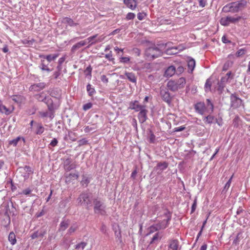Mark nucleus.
Wrapping results in <instances>:
<instances>
[{
  "label": "nucleus",
  "mask_w": 250,
  "mask_h": 250,
  "mask_svg": "<svg viewBox=\"0 0 250 250\" xmlns=\"http://www.w3.org/2000/svg\"><path fill=\"white\" fill-rule=\"evenodd\" d=\"M186 83V79L181 77L177 80L169 81L167 83V86L170 90L175 92L179 89L184 88Z\"/></svg>",
  "instance_id": "1"
},
{
  "label": "nucleus",
  "mask_w": 250,
  "mask_h": 250,
  "mask_svg": "<svg viewBox=\"0 0 250 250\" xmlns=\"http://www.w3.org/2000/svg\"><path fill=\"white\" fill-rule=\"evenodd\" d=\"M162 55V51L157 47H149L146 49L145 55L147 59L153 60L156 58L161 56Z\"/></svg>",
  "instance_id": "2"
},
{
  "label": "nucleus",
  "mask_w": 250,
  "mask_h": 250,
  "mask_svg": "<svg viewBox=\"0 0 250 250\" xmlns=\"http://www.w3.org/2000/svg\"><path fill=\"white\" fill-rule=\"evenodd\" d=\"M77 201L81 205L85 206L87 209H89V208L91 207L92 201L89 193H82L78 198Z\"/></svg>",
  "instance_id": "3"
},
{
  "label": "nucleus",
  "mask_w": 250,
  "mask_h": 250,
  "mask_svg": "<svg viewBox=\"0 0 250 250\" xmlns=\"http://www.w3.org/2000/svg\"><path fill=\"white\" fill-rule=\"evenodd\" d=\"M93 203L94 205V210L95 213L104 214L105 213V206L100 198H95L93 200Z\"/></svg>",
  "instance_id": "4"
},
{
  "label": "nucleus",
  "mask_w": 250,
  "mask_h": 250,
  "mask_svg": "<svg viewBox=\"0 0 250 250\" xmlns=\"http://www.w3.org/2000/svg\"><path fill=\"white\" fill-rule=\"evenodd\" d=\"M163 215L166 218L157 224L160 230L164 229L167 227L171 219V213L167 210L166 211Z\"/></svg>",
  "instance_id": "5"
},
{
  "label": "nucleus",
  "mask_w": 250,
  "mask_h": 250,
  "mask_svg": "<svg viewBox=\"0 0 250 250\" xmlns=\"http://www.w3.org/2000/svg\"><path fill=\"white\" fill-rule=\"evenodd\" d=\"M241 19L240 16L231 17L227 16L222 18L220 21L221 25L228 26L230 23H235Z\"/></svg>",
  "instance_id": "6"
},
{
  "label": "nucleus",
  "mask_w": 250,
  "mask_h": 250,
  "mask_svg": "<svg viewBox=\"0 0 250 250\" xmlns=\"http://www.w3.org/2000/svg\"><path fill=\"white\" fill-rule=\"evenodd\" d=\"M246 2L244 0H241L230 3L231 13H234L238 12L242 10L245 6Z\"/></svg>",
  "instance_id": "7"
},
{
  "label": "nucleus",
  "mask_w": 250,
  "mask_h": 250,
  "mask_svg": "<svg viewBox=\"0 0 250 250\" xmlns=\"http://www.w3.org/2000/svg\"><path fill=\"white\" fill-rule=\"evenodd\" d=\"M104 38L105 36L104 35L98 36V34H95L93 36L88 37L85 40L86 41L87 43H89L88 46H89L97 43L102 42L104 40Z\"/></svg>",
  "instance_id": "8"
},
{
  "label": "nucleus",
  "mask_w": 250,
  "mask_h": 250,
  "mask_svg": "<svg viewBox=\"0 0 250 250\" xmlns=\"http://www.w3.org/2000/svg\"><path fill=\"white\" fill-rule=\"evenodd\" d=\"M76 167V162H73L71 158H68L64 161L63 167L65 171H69L75 169Z\"/></svg>",
  "instance_id": "9"
},
{
  "label": "nucleus",
  "mask_w": 250,
  "mask_h": 250,
  "mask_svg": "<svg viewBox=\"0 0 250 250\" xmlns=\"http://www.w3.org/2000/svg\"><path fill=\"white\" fill-rule=\"evenodd\" d=\"M230 105L233 108H237L242 104V100L238 97L235 94H232L230 97Z\"/></svg>",
  "instance_id": "10"
},
{
  "label": "nucleus",
  "mask_w": 250,
  "mask_h": 250,
  "mask_svg": "<svg viewBox=\"0 0 250 250\" xmlns=\"http://www.w3.org/2000/svg\"><path fill=\"white\" fill-rule=\"evenodd\" d=\"M160 95L164 101L166 102L168 105L171 103L173 97L171 96L167 89H161Z\"/></svg>",
  "instance_id": "11"
},
{
  "label": "nucleus",
  "mask_w": 250,
  "mask_h": 250,
  "mask_svg": "<svg viewBox=\"0 0 250 250\" xmlns=\"http://www.w3.org/2000/svg\"><path fill=\"white\" fill-rule=\"evenodd\" d=\"M45 103L47 104L48 110L49 111V117L52 119L54 117V113L56 109L55 107L52 100L49 98Z\"/></svg>",
  "instance_id": "12"
},
{
  "label": "nucleus",
  "mask_w": 250,
  "mask_h": 250,
  "mask_svg": "<svg viewBox=\"0 0 250 250\" xmlns=\"http://www.w3.org/2000/svg\"><path fill=\"white\" fill-rule=\"evenodd\" d=\"M146 105L139 111V112L138 114L139 121L140 123L142 124L145 122L147 119V114L148 113V110L146 109Z\"/></svg>",
  "instance_id": "13"
},
{
  "label": "nucleus",
  "mask_w": 250,
  "mask_h": 250,
  "mask_svg": "<svg viewBox=\"0 0 250 250\" xmlns=\"http://www.w3.org/2000/svg\"><path fill=\"white\" fill-rule=\"evenodd\" d=\"M47 86V84L43 82L34 83L32 84L29 87V90L33 92H39Z\"/></svg>",
  "instance_id": "14"
},
{
  "label": "nucleus",
  "mask_w": 250,
  "mask_h": 250,
  "mask_svg": "<svg viewBox=\"0 0 250 250\" xmlns=\"http://www.w3.org/2000/svg\"><path fill=\"white\" fill-rule=\"evenodd\" d=\"M15 109L13 105H12L9 108H7L4 105L2 104L1 100L0 99V112L4 113L6 115H9L12 113Z\"/></svg>",
  "instance_id": "15"
},
{
  "label": "nucleus",
  "mask_w": 250,
  "mask_h": 250,
  "mask_svg": "<svg viewBox=\"0 0 250 250\" xmlns=\"http://www.w3.org/2000/svg\"><path fill=\"white\" fill-rule=\"evenodd\" d=\"M129 108L134 110L136 112H138L141 110L146 105H141L138 101H134L130 102L129 104Z\"/></svg>",
  "instance_id": "16"
},
{
  "label": "nucleus",
  "mask_w": 250,
  "mask_h": 250,
  "mask_svg": "<svg viewBox=\"0 0 250 250\" xmlns=\"http://www.w3.org/2000/svg\"><path fill=\"white\" fill-rule=\"evenodd\" d=\"M168 164L166 162L158 163L154 167L155 170L157 171L158 174H161L163 170L168 167Z\"/></svg>",
  "instance_id": "17"
},
{
  "label": "nucleus",
  "mask_w": 250,
  "mask_h": 250,
  "mask_svg": "<svg viewBox=\"0 0 250 250\" xmlns=\"http://www.w3.org/2000/svg\"><path fill=\"white\" fill-rule=\"evenodd\" d=\"M194 108L196 112L201 115L204 114L205 112L206 111V105L204 102L197 103L195 104Z\"/></svg>",
  "instance_id": "18"
},
{
  "label": "nucleus",
  "mask_w": 250,
  "mask_h": 250,
  "mask_svg": "<svg viewBox=\"0 0 250 250\" xmlns=\"http://www.w3.org/2000/svg\"><path fill=\"white\" fill-rule=\"evenodd\" d=\"M168 248L169 250H180V247L179 246V241L176 239L170 240L168 244Z\"/></svg>",
  "instance_id": "19"
},
{
  "label": "nucleus",
  "mask_w": 250,
  "mask_h": 250,
  "mask_svg": "<svg viewBox=\"0 0 250 250\" xmlns=\"http://www.w3.org/2000/svg\"><path fill=\"white\" fill-rule=\"evenodd\" d=\"M87 44L86 40L81 41L73 45L71 49L72 53H74L76 51L78 50L82 47L85 45Z\"/></svg>",
  "instance_id": "20"
},
{
  "label": "nucleus",
  "mask_w": 250,
  "mask_h": 250,
  "mask_svg": "<svg viewBox=\"0 0 250 250\" xmlns=\"http://www.w3.org/2000/svg\"><path fill=\"white\" fill-rule=\"evenodd\" d=\"M46 233V230L42 228L33 233L31 235V237L32 239H34L39 237L42 238Z\"/></svg>",
  "instance_id": "21"
},
{
  "label": "nucleus",
  "mask_w": 250,
  "mask_h": 250,
  "mask_svg": "<svg viewBox=\"0 0 250 250\" xmlns=\"http://www.w3.org/2000/svg\"><path fill=\"white\" fill-rule=\"evenodd\" d=\"M124 3L126 6L132 10H134L137 6V1L136 0H124Z\"/></svg>",
  "instance_id": "22"
},
{
  "label": "nucleus",
  "mask_w": 250,
  "mask_h": 250,
  "mask_svg": "<svg viewBox=\"0 0 250 250\" xmlns=\"http://www.w3.org/2000/svg\"><path fill=\"white\" fill-rule=\"evenodd\" d=\"M65 182L66 183H70L72 180V178H74L75 179H77L79 177L78 172H76L74 173H70L69 174H67L65 175Z\"/></svg>",
  "instance_id": "23"
},
{
  "label": "nucleus",
  "mask_w": 250,
  "mask_h": 250,
  "mask_svg": "<svg viewBox=\"0 0 250 250\" xmlns=\"http://www.w3.org/2000/svg\"><path fill=\"white\" fill-rule=\"evenodd\" d=\"M176 72V67L173 65L169 66L165 71V76L171 77Z\"/></svg>",
  "instance_id": "24"
},
{
  "label": "nucleus",
  "mask_w": 250,
  "mask_h": 250,
  "mask_svg": "<svg viewBox=\"0 0 250 250\" xmlns=\"http://www.w3.org/2000/svg\"><path fill=\"white\" fill-rule=\"evenodd\" d=\"M49 62H47L44 60H42L41 63L40 65V68L42 71H46L48 72L52 71L53 69H51L48 67Z\"/></svg>",
  "instance_id": "25"
},
{
  "label": "nucleus",
  "mask_w": 250,
  "mask_h": 250,
  "mask_svg": "<svg viewBox=\"0 0 250 250\" xmlns=\"http://www.w3.org/2000/svg\"><path fill=\"white\" fill-rule=\"evenodd\" d=\"M11 98L12 100L17 104H21L25 100V98L21 95H13Z\"/></svg>",
  "instance_id": "26"
},
{
  "label": "nucleus",
  "mask_w": 250,
  "mask_h": 250,
  "mask_svg": "<svg viewBox=\"0 0 250 250\" xmlns=\"http://www.w3.org/2000/svg\"><path fill=\"white\" fill-rule=\"evenodd\" d=\"M70 221L69 220H63L60 225L59 231H64L69 226Z\"/></svg>",
  "instance_id": "27"
},
{
  "label": "nucleus",
  "mask_w": 250,
  "mask_h": 250,
  "mask_svg": "<svg viewBox=\"0 0 250 250\" xmlns=\"http://www.w3.org/2000/svg\"><path fill=\"white\" fill-rule=\"evenodd\" d=\"M35 133L37 135L42 134L44 131V128L41 123H35Z\"/></svg>",
  "instance_id": "28"
},
{
  "label": "nucleus",
  "mask_w": 250,
  "mask_h": 250,
  "mask_svg": "<svg viewBox=\"0 0 250 250\" xmlns=\"http://www.w3.org/2000/svg\"><path fill=\"white\" fill-rule=\"evenodd\" d=\"M188 71L190 73H192L195 66V60L190 58L188 62Z\"/></svg>",
  "instance_id": "29"
},
{
  "label": "nucleus",
  "mask_w": 250,
  "mask_h": 250,
  "mask_svg": "<svg viewBox=\"0 0 250 250\" xmlns=\"http://www.w3.org/2000/svg\"><path fill=\"white\" fill-rule=\"evenodd\" d=\"M125 75L127 79L133 83H136V77L135 74L132 72H125Z\"/></svg>",
  "instance_id": "30"
},
{
  "label": "nucleus",
  "mask_w": 250,
  "mask_h": 250,
  "mask_svg": "<svg viewBox=\"0 0 250 250\" xmlns=\"http://www.w3.org/2000/svg\"><path fill=\"white\" fill-rule=\"evenodd\" d=\"M62 22L66 23L71 26L77 25L78 24L74 21L68 17H65L62 19Z\"/></svg>",
  "instance_id": "31"
},
{
  "label": "nucleus",
  "mask_w": 250,
  "mask_h": 250,
  "mask_svg": "<svg viewBox=\"0 0 250 250\" xmlns=\"http://www.w3.org/2000/svg\"><path fill=\"white\" fill-rule=\"evenodd\" d=\"M35 97L36 99L39 101L43 102L44 103H45L48 98H49V97H47L45 95H44L43 92H42L39 94L36 95Z\"/></svg>",
  "instance_id": "32"
},
{
  "label": "nucleus",
  "mask_w": 250,
  "mask_h": 250,
  "mask_svg": "<svg viewBox=\"0 0 250 250\" xmlns=\"http://www.w3.org/2000/svg\"><path fill=\"white\" fill-rule=\"evenodd\" d=\"M8 241L10 242L11 245H14L17 242L16 238V235L12 231L10 232L8 236Z\"/></svg>",
  "instance_id": "33"
},
{
  "label": "nucleus",
  "mask_w": 250,
  "mask_h": 250,
  "mask_svg": "<svg viewBox=\"0 0 250 250\" xmlns=\"http://www.w3.org/2000/svg\"><path fill=\"white\" fill-rule=\"evenodd\" d=\"M21 140H22L23 141V142H25V139L23 137L19 136L17 137L16 139L10 141L9 142V144L11 145H13L14 146H16L17 145L19 141H20Z\"/></svg>",
  "instance_id": "34"
},
{
  "label": "nucleus",
  "mask_w": 250,
  "mask_h": 250,
  "mask_svg": "<svg viewBox=\"0 0 250 250\" xmlns=\"http://www.w3.org/2000/svg\"><path fill=\"white\" fill-rule=\"evenodd\" d=\"M59 56L58 54L53 55H48L44 57V58L46 59V62L50 63L52 61L55 60Z\"/></svg>",
  "instance_id": "35"
},
{
  "label": "nucleus",
  "mask_w": 250,
  "mask_h": 250,
  "mask_svg": "<svg viewBox=\"0 0 250 250\" xmlns=\"http://www.w3.org/2000/svg\"><path fill=\"white\" fill-rule=\"evenodd\" d=\"M113 230L114 231L116 238H118L120 242H122V235L121 234V230L119 229V227L118 226L117 229L116 228H113Z\"/></svg>",
  "instance_id": "36"
},
{
  "label": "nucleus",
  "mask_w": 250,
  "mask_h": 250,
  "mask_svg": "<svg viewBox=\"0 0 250 250\" xmlns=\"http://www.w3.org/2000/svg\"><path fill=\"white\" fill-rule=\"evenodd\" d=\"M206 103V110H207L208 111L210 110L211 112H212L214 108L213 104L211 103V101L208 99H207Z\"/></svg>",
  "instance_id": "37"
},
{
  "label": "nucleus",
  "mask_w": 250,
  "mask_h": 250,
  "mask_svg": "<svg viewBox=\"0 0 250 250\" xmlns=\"http://www.w3.org/2000/svg\"><path fill=\"white\" fill-rule=\"evenodd\" d=\"M86 90L89 96H92L96 92L95 89L92 87L91 85L89 83L87 85Z\"/></svg>",
  "instance_id": "38"
},
{
  "label": "nucleus",
  "mask_w": 250,
  "mask_h": 250,
  "mask_svg": "<svg viewBox=\"0 0 250 250\" xmlns=\"http://www.w3.org/2000/svg\"><path fill=\"white\" fill-rule=\"evenodd\" d=\"M89 182H90L89 179L86 176L83 175H82V180L81 181V182L82 185L83 186L84 185H85V187H86V186H87V185H88Z\"/></svg>",
  "instance_id": "39"
},
{
  "label": "nucleus",
  "mask_w": 250,
  "mask_h": 250,
  "mask_svg": "<svg viewBox=\"0 0 250 250\" xmlns=\"http://www.w3.org/2000/svg\"><path fill=\"white\" fill-rule=\"evenodd\" d=\"M149 233H152L154 232L155 231L159 230L160 229H159V228L158 227L157 224H154V225L151 226L149 228Z\"/></svg>",
  "instance_id": "40"
},
{
  "label": "nucleus",
  "mask_w": 250,
  "mask_h": 250,
  "mask_svg": "<svg viewBox=\"0 0 250 250\" xmlns=\"http://www.w3.org/2000/svg\"><path fill=\"white\" fill-rule=\"evenodd\" d=\"M184 49V48L182 45H178L177 46L175 47H172L169 49H167V53H170V51L172 50H178V51H182Z\"/></svg>",
  "instance_id": "41"
},
{
  "label": "nucleus",
  "mask_w": 250,
  "mask_h": 250,
  "mask_svg": "<svg viewBox=\"0 0 250 250\" xmlns=\"http://www.w3.org/2000/svg\"><path fill=\"white\" fill-rule=\"evenodd\" d=\"M214 120V118L213 116L208 115L205 118L204 121L206 123L210 124L213 122Z\"/></svg>",
  "instance_id": "42"
},
{
  "label": "nucleus",
  "mask_w": 250,
  "mask_h": 250,
  "mask_svg": "<svg viewBox=\"0 0 250 250\" xmlns=\"http://www.w3.org/2000/svg\"><path fill=\"white\" fill-rule=\"evenodd\" d=\"M212 83L209 79H207L205 84V89L206 91L210 90Z\"/></svg>",
  "instance_id": "43"
},
{
  "label": "nucleus",
  "mask_w": 250,
  "mask_h": 250,
  "mask_svg": "<svg viewBox=\"0 0 250 250\" xmlns=\"http://www.w3.org/2000/svg\"><path fill=\"white\" fill-rule=\"evenodd\" d=\"M222 11L225 13H231L230 3L227 4L223 7Z\"/></svg>",
  "instance_id": "44"
},
{
  "label": "nucleus",
  "mask_w": 250,
  "mask_h": 250,
  "mask_svg": "<svg viewBox=\"0 0 250 250\" xmlns=\"http://www.w3.org/2000/svg\"><path fill=\"white\" fill-rule=\"evenodd\" d=\"M86 245V243L85 242H81L76 245V249L79 250H83Z\"/></svg>",
  "instance_id": "45"
},
{
  "label": "nucleus",
  "mask_w": 250,
  "mask_h": 250,
  "mask_svg": "<svg viewBox=\"0 0 250 250\" xmlns=\"http://www.w3.org/2000/svg\"><path fill=\"white\" fill-rule=\"evenodd\" d=\"M161 237H159V233L157 232L155 234L153 237L152 238L150 242V244H152L154 243L156 241H158L159 239H161Z\"/></svg>",
  "instance_id": "46"
},
{
  "label": "nucleus",
  "mask_w": 250,
  "mask_h": 250,
  "mask_svg": "<svg viewBox=\"0 0 250 250\" xmlns=\"http://www.w3.org/2000/svg\"><path fill=\"white\" fill-rule=\"evenodd\" d=\"M92 67L90 65H89L86 69L84 70L85 75L87 76H89L90 77H91Z\"/></svg>",
  "instance_id": "47"
},
{
  "label": "nucleus",
  "mask_w": 250,
  "mask_h": 250,
  "mask_svg": "<svg viewBox=\"0 0 250 250\" xmlns=\"http://www.w3.org/2000/svg\"><path fill=\"white\" fill-rule=\"evenodd\" d=\"M217 90L221 94L223 92L224 88L225 87V84L221 83L220 82L218 83Z\"/></svg>",
  "instance_id": "48"
},
{
  "label": "nucleus",
  "mask_w": 250,
  "mask_h": 250,
  "mask_svg": "<svg viewBox=\"0 0 250 250\" xmlns=\"http://www.w3.org/2000/svg\"><path fill=\"white\" fill-rule=\"evenodd\" d=\"M232 177H233V175L231 176V177L229 178V179L228 180V181L225 184L223 191H225V190L227 191L229 188L230 186V184L231 182Z\"/></svg>",
  "instance_id": "49"
},
{
  "label": "nucleus",
  "mask_w": 250,
  "mask_h": 250,
  "mask_svg": "<svg viewBox=\"0 0 250 250\" xmlns=\"http://www.w3.org/2000/svg\"><path fill=\"white\" fill-rule=\"evenodd\" d=\"M246 53V50L244 49H241L238 50L236 53V56L237 57H240L244 55Z\"/></svg>",
  "instance_id": "50"
},
{
  "label": "nucleus",
  "mask_w": 250,
  "mask_h": 250,
  "mask_svg": "<svg viewBox=\"0 0 250 250\" xmlns=\"http://www.w3.org/2000/svg\"><path fill=\"white\" fill-rule=\"evenodd\" d=\"M241 232H239L237 234V236H236V238L234 240L233 242V243L235 244V245H237L239 244V242L240 241V240L241 239Z\"/></svg>",
  "instance_id": "51"
},
{
  "label": "nucleus",
  "mask_w": 250,
  "mask_h": 250,
  "mask_svg": "<svg viewBox=\"0 0 250 250\" xmlns=\"http://www.w3.org/2000/svg\"><path fill=\"white\" fill-rule=\"evenodd\" d=\"M135 14L130 12L127 14L126 16V19L127 20H133L135 18Z\"/></svg>",
  "instance_id": "52"
},
{
  "label": "nucleus",
  "mask_w": 250,
  "mask_h": 250,
  "mask_svg": "<svg viewBox=\"0 0 250 250\" xmlns=\"http://www.w3.org/2000/svg\"><path fill=\"white\" fill-rule=\"evenodd\" d=\"M79 146L86 145L87 144V141L85 139H82L78 141Z\"/></svg>",
  "instance_id": "53"
},
{
  "label": "nucleus",
  "mask_w": 250,
  "mask_h": 250,
  "mask_svg": "<svg viewBox=\"0 0 250 250\" xmlns=\"http://www.w3.org/2000/svg\"><path fill=\"white\" fill-rule=\"evenodd\" d=\"M77 228L78 227L76 226H71L68 230V233L71 234L72 233L75 232Z\"/></svg>",
  "instance_id": "54"
},
{
  "label": "nucleus",
  "mask_w": 250,
  "mask_h": 250,
  "mask_svg": "<svg viewBox=\"0 0 250 250\" xmlns=\"http://www.w3.org/2000/svg\"><path fill=\"white\" fill-rule=\"evenodd\" d=\"M32 192V190L29 188H26L22 190V192L20 194H23L26 195H29Z\"/></svg>",
  "instance_id": "55"
},
{
  "label": "nucleus",
  "mask_w": 250,
  "mask_h": 250,
  "mask_svg": "<svg viewBox=\"0 0 250 250\" xmlns=\"http://www.w3.org/2000/svg\"><path fill=\"white\" fill-rule=\"evenodd\" d=\"M196 206H197V200L195 199L194 200L193 203L191 207V212H190L191 214H192V213H193L194 212V211L196 208Z\"/></svg>",
  "instance_id": "56"
},
{
  "label": "nucleus",
  "mask_w": 250,
  "mask_h": 250,
  "mask_svg": "<svg viewBox=\"0 0 250 250\" xmlns=\"http://www.w3.org/2000/svg\"><path fill=\"white\" fill-rule=\"evenodd\" d=\"M92 106V104L91 103H87V104L83 105V109L84 110H87L90 109V108H91Z\"/></svg>",
  "instance_id": "57"
},
{
  "label": "nucleus",
  "mask_w": 250,
  "mask_h": 250,
  "mask_svg": "<svg viewBox=\"0 0 250 250\" xmlns=\"http://www.w3.org/2000/svg\"><path fill=\"white\" fill-rule=\"evenodd\" d=\"M58 143V141L57 139L56 138H54L52 140V141L50 142L49 145L53 147H54L57 145Z\"/></svg>",
  "instance_id": "58"
},
{
  "label": "nucleus",
  "mask_w": 250,
  "mask_h": 250,
  "mask_svg": "<svg viewBox=\"0 0 250 250\" xmlns=\"http://www.w3.org/2000/svg\"><path fill=\"white\" fill-rule=\"evenodd\" d=\"M207 2V0H199V5L202 7H204L206 5Z\"/></svg>",
  "instance_id": "59"
},
{
  "label": "nucleus",
  "mask_w": 250,
  "mask_h": 250,
  "mask_svg": "<svg viewBox=\"0 0 250 250\" xmlns=\"http://www.w3.org/2000/svg\"><path fill=\"white\" fill-rule=\"evenodd\" d=\"M61 72L56 71L54 72L53 76L55 79H58L59 77L61 75Z\"/></svg>",
  "instance_id": "60"
},
{
  "label": "nucleus",
  "mask_w": 250,
  "mask_h": 250,
  "mask_svg": "<svg viewBox=\"0 0 250 250\" xmlns=\"http://www.w3.org/2000/svg\"><path fill=\"white\" fill-rule=\"evenodd\" d=\"M130 61V59L128 57H121L120 58V62L124 63L128 62Z\"/></svg>",
  "instance_id": "61"
},
{
  "label": "nucleus",
  "mask_w": 250,
  "mask_h": 250,
  "mask_svg": "<svg viewBox=\"0 0 250 250\" xmlns=\"http://www.w3.org/2000/svg\"><path fill=\"white\" fill-rule=\"evenodd\" d=\"M40 115L42 118H44V117H49V112H47V111H46V112H40Z\"/></svg>",
  "instance_id": "62"
},
{
  "label": "nucleus",
  "mask_w": 250,
  "mask_h": 250,
  "mask_svg": "<svg viewBox=\"0 0 250 250\" xmlns=\"http://www.w3.org/2000/svg\"><path fill=\"white\" fill-rule=\"evenodd\" d=\"M228 80H229V79L227 78V77L224 76V77H222L220 82L221 83L226 84V83L228 82Z\"/></svg>",
  "instance_id": "63"
},
{
  "label": "nucleus",
  "mask_w": 250,
  "mask_h": 250,
  "mask_svg": "<svg viewBox=\"0 0 250 250\" xmlns=\"http://www.w3.org/2000/svg\"><path fill=\"white\" fill-rule=\"evenodd\" d=\"M101 80L104 83H107L108 82V78L104 75H103L101 76Z\"/></svg>",
  "instance_id": "64"
}]
</instances>
